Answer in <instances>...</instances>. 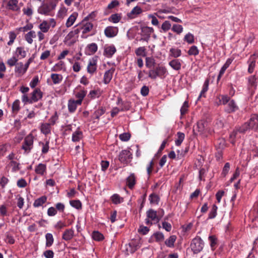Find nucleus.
<instances>
[{
  "label": "nucleus",
  "mask_w": 258,
  "mask_h": 258,
  "mask_svg": "<svg viewBox=\"0 0 258 258\" xmlns=\"http://www.w3.org/2000/svg\"><path fill=\"white\" fill-rule=\"evenodd\" d=\"M58 0H43L37 9V12L46 16H51L55 10Z\"/></svg>",
  "instance_id": "obj_1"
},
{
  "label": "nucleus",
  "mask_w": 258,
  "mask_h": 258,
  "mask_svg": "<svg viewBox=\"0 0 258 258\" xmlns=\"http://www.w3.org/2000/svg\"><path fill=\"white\" fill-rule=\"evenodd\" d=\"M193 132L195 135L207 136L210 133L208 122L205 120L198 121L193 127Z\"/></svg>",
  "instance_id": "obj_2"
},
{
  "label": "nucleus",
  "mask_w": 258,
  "mask_h": 258,
  "mask_svg": "<svg viewBox=\"0 0 258 258\" xmlns=\"http://www.w3.org/2000/svg\"><path fill=\"white\" fill-rule=\"evenodd\" d=\"M168 75L166 68L163 66H158L154 69H150L148 71V77L152 80H156L157 78L164 79Z\"/></svg>",
  "instance_id": "obj_3"
},
{
  "label": "nucleus",
  "mask_w": 258,
  "mask_h": 258,
  "mask_svg": "<svg viewBox=\"0 0 258 258\" xmlns=\"http://www.w3.org/2000/svg\"><path fill=\"white\" fill-rule=\"evenodd\" d=\"M77 29H79V33L81 31V37L82 38H87L88 35L86 34L90 32L93 28V24L90 22H87L83 20L81 23L76 26Z\"/></svg>",
  "instance_id": "obj_4"
},
{
  "label": "nucleus",
  "mask_w": 258,
  "mask_h": 258,
  "mask_svg": "<svg viewBox=\"0 0 258 258\" xmlns=\"http://www.w3.org/2000/svg\"><path fill=\"white\" fill-rule=\"evenodd\" d=\"M190 246L194 253L197 254L203 250L204 242L200 237H196L192 239Z\"/></svg>",
  "instance_id": "obj_5"
},
{
  "label": "nucleus",
  "mask_w": 258,
  "mask_h": 258,
  "mask_svg": "<svg viewBox=\"0 0 258 258\" xmlns=\"http://www.w3.org/2000/svg\"><path fill=\"white\" fill-rule=\"evenodd\" d=\"M79 33V30L75 26L74 30L70 31L65 37L64 42L69 46L72 45L77 41Z\"/></svg>",
  "instance_id": "obj_6"
},
{
  "label": "nucleus",
  "mask_w": 258,
  "mask_h": 258,
  "mask_svg": "<svg viewBox=\"0 0 258 258\" xmlns=\"http://www.w3.org/2000/svg\"><path fill=\"white\" fill-rule=\"evenodd\" d=\"M56 25V22L54 18H49L47 20H43L38 26L40 31L44 33L48 32L50 27L53 28Z\"/></svg>",
  "instance_id": "obj_7"
},
{
  "label": "nucleus",
  "mask_w": 258,
  "mask_h": 258,
  "mask_svg": "<svg viewBox=\"0 0 258 258\" xmlns=\"http://www.w3.org/2000/svg\"><path fill=\"white\" fill-rule=\"evenodd\" d=\"M6 8L8 10L19 13L21 10L22 3H19V0H5Z\"/></svg>",
  "instance_id": "obj_8"
},
{
  "label": "nucleus",
  "mask_w": 258,
  "mask_h": 258,
  "mask_svg": "<svg viewBox=\"0 0 258 258\" xmlns=\"http://www.w3.org/2000/svg\"><path fill=\"white\" fill-rule=\"evenodd\" d=\"M34 138V136L31 133L25 137L22 146V149L25 151V153H28L30 152L33 148Z\"/></svg>",
  "instance_id": "obj_9"
},
{
  "label": "nucleus",
  "mask_w": 258,
  "mask_h": 258,
  "mask_svg": "<svg viewBox=\"0 0 258 258\" xmlns=\"http://www.w3.org/2000/svg\"><path fill=\"white\" fill-rule=\"evenodd\" d=\"M132 159V154L128 150H122L118 155L119 160L123 164H127L131 162Z\"/></svg>",
  "instance_id": "obj_10"
},
{
  "label": "nucleus",
  "mask_w": 258,
  "mask_h": 258,
  "mask_svg": "<svg viewBox=\"0 0 258 258\" xmlns=\"http://www.w3.org/2000/svg\"><path fill=\"white\" fill-rule=\"evenodd\" d=\"M98 58V56H94L91 58L89 59L87 68V72L89 74L92 75L96 71L97 68Z\"/></svg>",
  "instance_id": "obj_11"
},
{
  "label": "nucleus",
  "mask_w": 258,
  "mask_h": 258,
  "mask_svg": "<svg viewBox=\"0 0 258 258\" xmlns=\"http://www.w3.org/2000/svg\"><path fill=\"white\" fill-rule=\"evenodd\" d=\"M118 33V28L114 26H107L104 30V34L107 38H113L116 36Z\"/></svg>",
  "instance_id": "obj_12"
},
{
  "label": "nucleus",
  "mask_w": 258,
  "mask_h": 258,
  "mask_svg": "<svg viewBox=\"0 0 258 258\" xmlns=\"http://www.w3.org/2000/svg\"><path fill=\"white\" fill-rule=\"evenodd\" d=\"M154 31L152 27L144 26L141 28V35L144 37L142 38L144 40L148 41L151 35Z\"/></svg>",
  "instance_id": "obj_13"
},
{
  "label": "nucleus",
  "mask_w": 258,
  "mask_h": 258,
  "mask_svg": "<svg viewBox=\"0 0 258 258\" xmlns=\"http://www.w3.org/2000/svg\"><path fill=\"white\" fill-rule=\"evenodd\" d=\"M247 87L249 89H255L257 86L258 78L255 75H251L246 78Z\"/></svg>",
  "instance_id": "obj_14"
},
{
  "label": "nucleus",
  "mask_w": 258,
  "mask_h": 258,
  "mask_svg": "<svg viewBox=\"0 0 258 258\" xmlns=\"http://www.w3.org/2000/svg\"><path fill=\"white\" fill-rule=\"evenodd\" d=\"M238 109V106L233 99H231L224 108L225 111L228 113L234 112Z\"/></svg>",
  "instance_id": "obj_15"
},
{
  "label": "nucleus",
  "mask_w": 258,
  "mask_h": 258,
  "mask_svg": "<svg viewBox=\"0 0 258 258\" xmlns=\"http://www.w3.org/2000/svg\"><path fill=\"white\" fill-rule=\"evenodd\" d=\"M43 96V93L39 88H36L31 94V98L33 103L40 100Z\"/></svg>",
  "instance_id": "obj_16"
},
{
  "label": "nucleus",
  "mask_w": 258,
  "mask_h": 258,
  "mask_svg": "<svg viewBox=\"0 0 258 258\" xmlns=\"http://www.w3.org/2000/svg\"><path fill=\"white\" fill-rule=\"evenodd\" d=\"M147 217L156 224L159 222L160 218L157 214V212L153 209H150L147 211Z\"/></svg>",
  "instance_id": "obj_17"
},
{
  "label": "nucleus",
  "mask_w": 258,
  "mask_h": 258,
  "mask_svg": "<svg viewBox=\"0 0 258 258\" xmlns=\"http://www.w3.org/2000/svg\"><path fill=\"white\" fill-rule=\"evenodd\" d=\"M27 69L22 62H18L15 66V72L18 76L23 75L27 71Z\"/></svg>",
  "instance_id": "obj_18"
},
{
  "label": "nucleus",
  "mask_w": 258,
  "mask_h": 258,
  "mask_svg": "<svg viewBox=\"0 0 258 258\" xmlns=\"http://www.w3.org/2000/svg\"><path fill=\"white\" fill-rule=\"evenodd\" d=\"M250 129L254 131H258V118L257 114H253L251 116L249 120Z\"/></svg>",
  "instance_id": "obj_19"
},
{
  "label": "nucleus",
  "mask_w": 258,
  "mask_h": 258,
  "mask_svg": "<svg viewBox=\"0 0 258 258\" xmlns=\"http://www.w3.org/2000/svg\"><path fill=\"white\" fill-rule=\"evenodd\" d=\"M98 50V46L95 43L88 44L85 48V54L91 55L94 54Z\"/></svg>",
  "instance_id": "obj_20"
},
{
  "label": "nucleus",
  "mask_w": 258,
  "mask_h": 258,
  "mask_svg": "<svg viewBox=\"0 0 258 258\" xmlns=\"http://www.w3.org/2000/svg\"><path fill=\"white\" fill-rule=\"evenodd\" d=\"M116 49L113 45L105 46L104 50V55L108 58H110L116 52Z\"/></svg>",
  "instance_id": "obj_21"
},
{
  "label": "nucleus",
  "mask_w": 258,
  "mask_h": 258,
  "mask_svg": "<svg viewBox=\"0 0 258 258\" xmlns=\"http://www.w3.org/2000/svg\"><path fill=\"white\" fill-rule=\"evenodd\" d=\"M27 55V51L25 50V48L22 46L18 47L16 48L15 51V56L19 59L25 58Z\"/></svg>",
  "instance_id": "obj_22"
},
{
  "label": "nucleus",
  "mask_w": 258,
  "mask_h": 258,
  "mask_svg": "<svg viewBox=\"0 0 258 258\" xmlns=\"http://www.w3.org/2000/svg\"><path fill=\"white\" fill-rule=\"evenodd\" d=\"M136 183V177L134 173H131L126 179V185L130 188L133 189Z\"/></svg>",
  "instance_id": "obj_23"
},
{
  "label": "nucleus",
  "mask_w": 258,
  "mask_h": 258,
  "mask_svg": "<svg viewBox=\"0 0 258 258\" xmlns=\"http://www.w3.org/2000/svg\"><path fill=\"white\" fill-rule=\"evenodd\" d=\"M114 72V69L111 68L110 70H107L104 73L103 77V83L105 84H108L111 80L113 76V74Z\"/></svg>",
  "instance_id": "obj_24"
},
{
  "label": "nucleus",
  "mask_w": 258,
  "mask_h": 258,
  "mask_svg": "<svg viewBox=\"0 0 258 258\" xmlns=\"http://www.w3.org/2000/svg\"><path fill=\"white\" fill-rule=\"evenodd\" d=\"M83 138V132L79 128H78L72 134V140L73 142H78Z\"/></svg>",
  "instance_id": "obj_25"
},
{
  "label": "nucleus",
  "mask_w": 258,
  "mask_h": 258,
  "mask_svg": "<svg viewBox=\"0 0 258 258\" xmlns=\"http://www.w3.org/2000/svg\"><path fill=\"white\" fill-rule=\"evenodd\" d=\"M182 60L179 59H174L169 62V65L172 69L175 71L181 69Z\"/></svg>",
  "instance_id": "obj_26"
},
{
  "label": "nucleus",
  "mask_w": 258,
  "mask_h": 258,
  "mask_svg": "<svg viewBox=\"0 0 258 258\" xmlns=\"http://www.w3.org/2000/svg\"><path fill=\"white\" fill-rule=\"evenodd\" d=\"M74 235V230L73 228L66 229L63 232L62 238L66 241H69Z\"/></svg>",
  "instance_id": "obj_27"
},
{
  "label": "nucleus",
  "mask_w": 258,
  "mask_h": 258,
  "mask_svg": "<svg viewBox=\"0 0 258 258\" xmlns=\"http://www.w3.org/2000/svg\"><path fill=\"white\" fill-rule=\"evenodd\" d=\"M142 12V10L140 7L136 6L127 14V17L130 19H134Z\"/></svg>",
  "instance_id": "obj_28"
},
{
  "label": "nucleus",
  "mask_w": 258,
  "mask_h": 258,
  "mask_svg": "<svg viewBox=\"0 0 258 258\" xmlns=\"http://www.w3.org/2000/svg\"><path fill=\"white\" fill-rule=\"evenodd\" d=\"M77 100L70 99L68 101V106L70 112L73 113L76 110L78 105H80Z\"/></svg>",
  "instance_id": "obj_29"
},
{
  "label": "nucleus",
  "mask_w": 258,
  "mask_h": 258,
  "mask_svg": "<svg viewBox=\"0 0 258 258\" xmlns=\"http://www.w3.org/2000/svg\"><path fill=\"white\" fill-rule=\"evenodd\" d=\"M46 171V165L45 164L39 163L35 168L36 173L40 175H43Z\"/></svg>",
  "instance_id": "obj_30"
},
{
  "label": "nucleus",
  "mask_w": 258,
  "mask_h": 258,
  "mask_svg": "<svg viewBox=\"0 0 258 258\" xmlns=\"http://www.w3.org/2000/svg\"><path fill=\"white\" fill-rule=\"evenodd\" d=\"M239 134L240 133L236 128L230 133L229 135V141L232 144L234 145L236 139L240 138Z\"/></svg>",
  "instance_id": "obj_31"
},
{
  "label": "nucleus",
  "mask_w": 258,
  "mask_h": 258,
  "mask_svg": "<svg viewBox=\"0 0 258 258\" xmlns=\"http://www.w3.org/2000/svg\"><path fill=\"white\" fill-rule=\"evenodd\" d=\"M36 37V32L33 30H31L25 35V39L29 44L33 43V39Z\"/></svg>",
  "instance_id": "obj_32"
},
{
  "label": "nucleus",
  "mask_w": 258,
  "mask_h": 258,
  "mask_svg": "<svg viewBox=\"0 0 258 258\" xmlns=\"http://www.w3.org/2000/svg\"><path fill=\"white\" fill-rule=\"evenodd\" d=\"M47 201V197L45 196H42L36 199L33 203V206L35 208H38L42 206Z\"/></svg>",
  "instance_id": "obj_33"
},
{
  "label": "nucleus",
  "mask_w": 258,
  "mask_h": 258,
  "mask_svg": "<svg viewBox=\"0 0 258 258\" xmlns=\"http://www.w3.org/2000/svg\"><path fill=\"white\" fill-rule=\"evenodd\" d=\"M255 58H253L252 56H250L249 59L247 61L248 64V72L249 74H251L253 72L255 66Z\"/></svg>",
  "instance_id": "obj_34"
},
{
  "label": "nucleus",
  "mask_w": 258,
  "mask_h": 258,
  "mask_svg": "<svg viewBox=\"0 0 258 258\" xmlns=\"http://www.w3.org/2000/svg\"><path fill=\"white\" fill-rule=\"evenodd\" d=\"M21 109L20 101L19 99L15 100L12 105V113L17 114Z\"/></svg>",
  "instance_id": "obj_35"
},
{
  "label": "nucleus",
  "mask_w": 258,
  "mask_h": 258,
  "mask_svg": "<svg viewBox=\"0 0 258 258\" xmlns=\"http://www.w3.org/2000/svg\"><path fill=\"white\" fill-rule=\"evenodd\" d=\"M77 15H78L77 13H74L70 16L66 23V26L67 27H70L74 24L77 19Z\"/></svg>",
  "instance_id": "obj_36"
},
{
  "label": "nucleus",
  "mask_w": 258,
  "mask_h": 258,
  "mask_svg": "<svg viewBox=\"0 0 258 258\" xmlns=\"http://www.w3.org/2000/svg\"><path fill=\"white\" fill-rule=\"evenodd\" d=\"M102 91L100 89L91 90L88 94V97L91 99L99 98L102 94Z\"/></svg>",
  "instance_id": "obj_37"
},
{
  "label": "nucleus",
  "mask_w": 258,
  "mask_h": 258,
  "mask_svg": "<svg viewBox=\"0 0 258 258\" xmlns=\"http://www.w3.org/2000/svg\"><path fill=\"white\" fill-rule=\"evenodd\" d=\"M50 77L55 85L60 83L63 79L62 76L58 74H52Z\"/></svg>",
  "instance_id": "obj_38"
},
{
  "label": "nucleus",
  "mask_w": 258,
  "mask_h": 258,
  "mask_svg": "<svg viewBox=\"0 0 258 258\" xmlns=\"http://www.w3.org/2000/svg\"><path fill=\"white\" fill-rule=\"evenodd\" d=\"M62 70H65V64L63 61H60L51 69V71L59 72Z\"/></svg>",
  "instance_id": "obj_39"
},
{
  "label": "nucleus",
  "mask_w": 258,
  "mask_h": 258,
  "mask_svg": "<svg viewBox=\"0 0 258 258\" xmlns=\"http://www.w3.org/2000/svg\"><path fill=\"white\" fill-rule=\"evenodd\" d=\"M86 94L87 91L84 90H81L76 94L75 96L78 99L77 101H78L77 102L79 103V104H82V101L86 96Z\"/></svg>",
  "instance_id": "obj_40"
},
{
  "label": "nucleus",
  "mask_w": 258,
  "mask_h": 258,
  "mask_svg": "<svg viewBox=\"0 0 258 258\" xmlns=\"http://www.w3.org/2000/svg\"><path fill=\"white\" fill-rule=\"evenodd\" d=\"M112 202L115 205L120 204L123 202V198L118 194H114L111 197Z\"/></svg>",
  "instance_id": "obj_41"
},
{
  "label": "nucleus",
  "mask_w": 258,
  "mask_h": 258,
  "mask_svg": "<svg viewBox=\"0 0 258 258\" xmlns=\"http://www.w3.org/2000/svg\"><path fill=\"white\" fill-rule=\"evenodd\" d=\"M176 239L175 235H171L165 241V244L168 247H173Z\"/></svg>",
  "instance_id": "obj_42"
},
{
  "label": "nucleus",
  "mask_w": 258,
  "mask_h": 258,
  "mask_svg": "<svg viewBox=\"0 0 258 258\" xmlns=\"http://www.w3.org/2000/svg\"><path fill=\"white\" fill-rule=\"evenodd\" d=\"M46 238V247H49L53 243L54 238L51 233H47L45 235Z\"/></svg>",
  "instance_id": "obj_43"
},
{
  "label": "nucleus",
  "mask_w": 258,
  "mask_h": 258,
  "mask_svg": "<svg viewBox=\"0 0 258 258\" xmlns=\"http://www.w3.org/2000/svg\"><path fill=\"white\" fill-rule=\"evenodd\" d=\"M149 200L151 204L158 205L160 198L157 194L153 193L149 196Z\"/></svg>",
  "instance_id": "obj_44"
},
{
  "label": "nucleus",
  "mask_w": 258,
  "mask_h": 258,
  "mask_svg": "<svg viewBox=\"0 0 258 258\" xmlns=\"http://www.w3.org/2000/svg\"><path fill=\"white\" fill-rule=\"evenodd\" d=\"M41 132L45 135H47L50 133V125L48 123H42L40 127Z\"/></svg>",
  "instance_id": "obj_45"
},
{
  "label": "nucleus",
  "mask_w": 258,
  "mask_h": 258,
  "mask_svg": "<svg viewBox=\"0 0 258 258\" xmlns=\"http://www.w3.org/2000/svg\"><path fill=\"white\" fill-rule=\"evenodd\" d=\"M170 55L174 58H177L181 55V51L177 48H171L170 50Z\"/></svg>",
  "instance_id": "obj_46"
},
{
  "label": "nucleus",
  "mask_w": 258,
  "mask_h": 258,
  "mask_svg": "<svg viewBox=\"0 0 258 258\" xmlns=\"http://www.w3.org/2000/svg\"><path fill=\"white\" fill-rule=\"evenodd\" d=\"M177 138L175 140V143L177 146H179L181 145L182 142L184 139L185 135L183 133L178 132L177 133Z\"/></svg>",
  "instance_id": "obj_47"
},
{
  "label": "nucleus",
  "mask_w": 258,
  "mask_h": 258,
  "mask_svg": "<svg viewBox=\"0 0 258 258\" xmlns=\"http://www.w3.org/2000/svg\"><path fill=\"white\" fill-rule=\"evenodd\" d=\"M171 25L169 21H165L161 25L160 32H166L170 29Z\"/></svg>",
  "instance_id": "obj_48"
},
{
  "label": "nucleus",
  "mask_w": 258,
  "mask_h": 258,
  "mask_svg": "<svg viewBox=\"0 0 258 258\" xmlns=\"http://www.w3.org/2000/svg\"><path fill=\"white\" fill-rule=\"evenodd\" d=\"M236 128L238 129L239 133H244L246 131L250 129L249 121L242 124L241 126Z\"/></svg>",
  "instance_id": "obj_49"
},
{
  "label": "nucleus",
  "mask_w": 258,
  "mask_h": 258,
  "mask_svg": "<svg viewBox=\"0 0 258 258\" xmlns=\"http://www.w3.org/2000/svg\"><path fill=\"white\" fill-rule=\"evenodd\" d=\"M9 165L12 167L13 172H16L20 169V164L15 161H11Z\"/></svg>",
  "instance_id": "obj_50"
},
{
  "label": "nucleus",
  "mask_w": 258,
  "mask_h": 258,
  "mask_svg": "<svg viewBox=\"0 0 258 258\" xmlns=\"http://www.w3.org/2000/svg\"><path fill=\"white\" fill-rule=\"evenodd\" d=\"M217 209V206L215 205H213L209 214V219H214L216 217Z\"/></svg>",
  "instance_id": "obj_51"
},
{
  "label": "nucleus",
  "mask_w": 258,
  "mask_h": 258,
  "mask_svg": "<svg viewBox=\"0 0 258 258\" xmlns=\"http://www.w3.org/2000/svg\"><path fill=\"white\" fill-rule=\"evenodd\" d=\"M70 205L73 208L80 210L82 209V203L80 200H71L70 201Z\"/></svg>",
  "instance_id": "obj_52"
},
{
  "label": "nucleus",
  "mask_w": 258,
  "mask_h": 258,
  "mask_svg": "<svg viewBox=\"0 0 258 258\" xmlns=\"http://www.w3.org/2000/svg\"><path fill=\"white\" fill-rule=\"evenodd\" d=\"M135 53L137 56H145L146 55V48L145 47H140L135 50Z\"/></svg>",
  "instance_id": "obj_53"
},
{
  "label": "nucleus",
  "mask_w": 258,
  "mask_h": 258,
  "mask_svg": "<svg viewBox=\"0 0 258 258\" xmlns=\"http://www.w3.org/2000/svg\"><path fill=\"white\" fill-rule=\"evenodd\" d=\"M183 27L181 25L179 24H174L171 28L172 31L176 33L177 34H180L183 31Z\"/></svg>",
  "instance_id": "obj_54"
},
{
  "label": "nucleus",
  "mask_w": 258,
  "mask_h": 258,
  "mask_svg": "<svg viewBox=\"0 0 258 258\" xmlns=\"http://www.w3.org/2000/svg\"><path fill=\"white\" fill-rule=\"evenodd\" d=\"M92 238L96 241H101L103 239V235L98 231H94L92 233Z\"/></svg>",
  "instance_id": "obj_55"
},
{
  "label": "nucleus",
  "mask_w": 258,
  "mask_h": 258,
  "mask_svg": "<svg viewBox=\"0 0 258 258\" xmlns=\"http://www.w3.org/2000/svg\"><path fill=\"white\" fill-rule=\"evenodd\" d=\"M155 60L151 57L146 58V66L149 69L152 68L155 65Z\"/></svg>",
  "instance_id": "obj_56"
},
{
  "label": "nucleus",
  "mask_w": 258,
  "mask_h": 258,
  "mask_svg": "<svg viewBox=\"0 0 258 258\" xmlns=\"http://www.w3.org/2000/svg\"><path fill=\"white\" fill-rule=\"evenodd\" d=\"M155 15L154 14H149L148 15V18L151 19V24L153 25L159 27V21Z\"/></svg>",
  "instance_id": "obj_57"
},
{
  "label": "nucleus",
  "mask_w": 258,
  "mask_h": 258,
  "mask_svg": "<svg viewBox=\"0 0 258 258\" xmlns=\"http://www.w3.org/2000/svg\"><path fill=\"white\" fill-rule=\"evenodd\" d=\"M121 19V17L118 15L117 14H114L111 15L110 17L108 18V20L110 22H112L113 23H118Z\"/></svg>",
  "instance_id": "obj_58"
},
{
  "label": "nucleus",
  "mask_w": 258,
  "mask_h": 258,
  "mask_svg": "<svg viewBox=\"0 0 258 258\" xmlns=\"http://www.w3.org/2000/svg\"><path fill=\"white\" fill-rule=\"evenodd\" d=\"M105 112V110L102 108H99L95 111L93 113V116L96 119H99L100 117Z\"/></svg>",
  "instance_id": "obj_59"
},
{
  "label": "nucleus",
  "mask_w": 258,
  "mask_h": 258,
  "mask_svg": "<svg viewBox=\"0 0 258 258\" xmlns=\"http://www.w3.org/2000/svg\"><path fill=\"white\" fill-rule=\"evenodd\" d=\"M23 12L24 15L30 17L33 15V11L31 5L28 6L26 8L23 9Z\"/></svg>",
  "instance_id": "obj_60"
},
{
  "label": "nucleus",
  "mask_w": 258,
  "mask_h": 258,
  "mask_svg": "<svg viewBox=\"0 0 258 258\" xmlns=\"http://www.w3.org/2000/svg\"><path fill=\"white\" fill-rule=\"evenodd\" d=\"M184 40L189 44H192L194 42V36L190 33L186 34L184 37Z\"/></svg>",
  "instance_id": "obj_61"
},
{
  "label": "nucleus",
  "mask_w": 258,
  "mask_h": 258,
  "mask_svg": "<svg viewBox=\"0 0 258 258\" xmlns=\"http://www.w3.org/2000/svg\"><path fill=\"white\" fill-rule=\"evenodd\" d=\"M18 60V59L16 57V56H13L11 58H9L7 60V64L10 67H12L14 66H16L17 63H18L17 61Z\"/></svg>",
  "instance_id": "obj_62"
},
{
  "label": "nucleus",
  "mask_w": 258,
  "mask_h": 258,
  "mask_svg": "<svg viewBox=\"0 0 258 258\" xmlns=\"http://www.w3.org/2000/svg\"><path fill=\"white\" fill-rule=\"evenodd\" d=\"M199 53V50L198 47L195 46L193 45L190 47V48L189 49L188 51V54L190 55H197Z\"/></svg>",
  "instance_id": "obj_63"
},
{
  "label": "nucleus",
  "mask_w": 258,
  "mask_h": 258,
  "mask_svg": "<svg viewBox=\"0 0 258 258\" xmlns=\"http://www.w3.org/2000/svg\"><path fill=\"white\" fill-rule=\"evenodd\" d=\"M153 236L155 237L156 241L158 242L163 241L164 239V236L163 234L159 232L154 233Z\"/></svg>",
  "instance_id": "obj_64"
}]
</instances>
